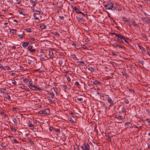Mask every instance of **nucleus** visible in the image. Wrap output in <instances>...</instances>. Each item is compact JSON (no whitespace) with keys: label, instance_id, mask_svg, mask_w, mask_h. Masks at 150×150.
I'll return each mask as SVG.
<instances>
[{"label":"nucleus","instance_id":"1a4fd4ad","mask_svg":"<svg viewBox=\"0 0 150 150\" xmlns=\"http://www.w3.org/2000/svg\"><path fill=\"white\" fill-rule=\"evenodd\" d=\"M115 117L120 120H123V117L121 115H119L116 114L115 115Z\"/></svg>","mask_w":150,"mask_h":150},{"label":"nucleus","instance_id":"0e129e2a","mask_svg":"<svg viewBox=\"0 0 150 150\" xmlns=\"http://www.w3.org/2000/svg\"><path fill=\"white\" fill-rule=\"evenodd\" d=\"M36 14H40L41 13V12L40 11H36Z\"/></svg>","mask_w":150,"mask_h":150},{"label":"nucleus","instance_id":"3c124183","mask_svg":"<svg viewBox=\"0 0 150 150\" xmlns=\"http://www.w3.org/2000/svg\"><path fill=\"white\" fill-rule=\"evenodd\" d=\"M23 81L25 83H27L29 81V80L28 79H23Z\"/></svg>","mask_w":150,"mask_h":150},{"label":"nucleus","instance_id":"a211bd4d","mask_svg":"<svg viewBox=\"0 0 150 150\" xmlns=\"http://www.w3.org/2000/svg\"><path fill=\"white\" fill-rule=\"evenodd\" d=\"M46 109L40 111L39 112V113L40 114H47V112L46 111Z\"/></svg>","mask_w":150,"mask_h":150},{"label":"nucleus","instance_id":"a878e982","mask_svg":"<svg viewBox=\"0 0 150 150\" xmlns=\"http://www.w3.org/2000/svg\"><path fill=\"white\" fill-rule=\"evenodd\" d=\"M55 128H53L52 126H49V129L50 132H52V131H54V129Z\"/></svg>","mask_w":150,"mask_h":150},{"label":"nucleus","instance_id":"f03ea898","mask_svg":"<svg viewBox=\"0 0 150 150\" xmlns=\"http://www.w3.org/2000/svg\"><path fill=\"white\" fill-rule=\"evenodd\" d=\"M103 5L106 10L111 9L114 6L113 4L110 1H108L107 4H106V2H104Z\"/></svg>","mask_w":150,"mask_h":150},{"label":"nucleus","instance_id":"58836bf2","mask_svg":"<svg viewBox=\"0 0 150 150\" xmlns=\"http://www.w3.org/2000/svg\"><path fill=\"white\" fill-rule=\"evenodd\" d=\"M88 69L91 72L93 71L95 69L94 68L92 67H89L88 68Z\"/></svg>","mask_w":150,"mask_h":150},{"label":"nucleus","instance_id":"9b49d317","mask_svg":"<svg viewBox=\"0 0 150 150\" xmlns=\"http://www.w3.org/2000/svg\"><path fill=\"white\" fill-rule=\"evenodd\" d=\"M117 38L116 39H123V40L124 39H125V37L122 34L117 35Z\"/></svg>","mask_w":150,"mask_h":150},{"label":"nucleus","instance_id":"c03bdc74","mask_svg":"<svg viewBox=\"0 0 150 150\" xmlns=\"http://www.w3.org/2000/svg\"><path fill=\"white\" fill-rule=\"evenodd\" d=\"M33 49V46H32L29 45L28 47V50L30 51Z\"/></svg>","mask_w":150,"mask_h":150},{"label":"nucleus","instance_id":"393cba45","mask_svg":"<svg viewBox=\"0 0 150 150\" xmlns=\"http://www.w3.org/2000/svg\"><path fill=\"white\" fill-rule=\"evenodd\" d=\"M19 13L23 15L24 16L23 17V18H24L25 17H27L28 15V14L25 13H24L22 11L19 12Z\"/></svg>","mask_w":150,"mask_h":150},{"label":"nucleus","instance_id":"c756f323","mask_svg":"<svg viewBox=\"0 0 150 150\" xmlns=\"http://www.w3.org/2000/svg\"><path fill=\"white\" fill-rule=\"evenodd\" d=\"M141 35L142 37H143L145 39H146L147 40H148L146 35L143 33H141Z\"/></svg>","mask_w":150,"mask_h":150},{"label":"nucleus","instance_id":"423d86ee","mask_svg":"<svg viewBox=\"0 0 150 150\" xmlns=\"http://www.w3.org/2000/svg\"><path fill=\"white\" fill-rule=\"evenodd\" d=\"M21 133L24 136L27 137L30 134V132L28 130L26 129L22 130Z\"/></svg>","mask_w":150,"mask_h":150},{"label":"nucleus","instance_id":"338daca9","mask_svg":"<svg viewBox=\"0 0 150 150\" xmlns=\"http://www.w3.org/2000/svg\"><path fill=\"white\" fill-rule=\"evenodd\" d=\"M32 61L31 60L29 59L28 61V63L30 65L31 64Z\"/></svg>","mask_w":150,"mask_h":150},{"label":"nucleus","instance_id":"aec40b11","mask_svg":"<svg viewBox=\"0 0 150 150\" xmlns=\"http://www.w3.org/2000/svg\"><path fill=\"white\" fill-rule=\"evenodd\" d=\"M11 121L12 122H14L15 124H17L18 123V122L16 118L15 117L13 118Z\"/></svg>","mask_w":150,"mask_h":150},{"label":"nucleus","instance_id":"37998d69","mask_svg":"<svg viewBox=\"0 0 150 150\" xmlns=\"http://www.w3.org/2000/svg\"><path fill=\"white\" fill-rule=\"evenodd\" d=\"M25 35L23 33L22 34L19 35H18V36L19 37H20V38H23V37H24V35Z\"/></svg>","mask_w":150,"mask_h":150},{"label":"nucleus","instance_id":"de8ad7c7","mask_svg":"<svg viewBox=\"0 0 150 150\" xmlns=\"http://www.w3.org/2000/svg\"><path fill=\"white\" fill-rule=\"evenodd\" d=\"M25 30L27 32L30 33L31 31V30L30 28H27L25 29Z\"/></svg>","mask_w":150,"mask_h":150},{"label":"nucleus","instance_id":"c9c22d12","mask_svg":"<svg viewBox=\"0 0 150 150\" xmlns=\"http://www.w3.org/2000/svg\"><path fill=\"white\" fill-rule=\"evenodd\" d=\"M77 97V100L79 101H83V98H79V97Z\"/></svg>","mask_w":150,"mask_h":150},{"label":"nucleus","instance_id":"6ab92c4d","mask_svg":"<svg viewBox=\"0 0 150 150\" xmlns=\"http://www.w3.org/2000/svg\"><path fill=\"white\" fill-rule=\"evenodd\" d=\"M122 112L124 113V115L125 116L126 115V110L125 108L124 107H123L122 108Z\"/></svg>","mask_w":150,"mask_h":150},{"label":"nucleus","instance_id":"680f3d73","mask_svg":"<svg viewBox=\"0 0 150 150\" xmlns=\"http://www.w3.org/2000/svg\"><path fill=\"white\" fill-rule=\"evenodd\" d=\"M73 57L75 59L78 60V59L77 58V57L76 56V55L74 54L73 55Z\"/></svg>","mask_w":150,"mask_h":150},{"label":"nucleus","instance_id":"7ed1b4c3","mask_svg":"<svg viewBox=\"0 0 150 150\" xmlns=\"http://www.w3.org/2000/svg\"><path fill=\"white\" fill-rule=\"evenodd\" d=\"M81 148L83 150H90V145L87 143H84Z\"/></svg>","mask_w":150,"mask_h":150},{"label":"nucleus","instance_id":"4c0bfd02","mask_svg":"<svg viewBox=\"0 0 150 150\" xmlns=\"http://www.w3.org/2000/svg\"><path fill=\"white\" fill-rule=\"evenodd\" d=\"M54 131H55V132H56L58 134H59V133H60V131H61L60 129H56L55 128L54 129Z\"/></svg>","mask_w":150,"mask_h":150},{"label":"nucleus","instance_id":"c85d7f7f","mask_svg":"<svg viewBox=\"0 0 150 150\" xmlns=\"http://www.w3.org/2000/svg\"><path fill=\"white\" fill-rule=\"evenodd\" d=\"M47 20H49V24H50L52 20V17L51 16H49L48 18H47Z\"/></svg>","mask_w":150,"mask_h":150},{"label":"nucleus","instance_id":"f257e3e1","mask_svg":"<svg viewBox=\"0 0 150 150\" xmlns=\"http://www.w3.org/2000/svg\"><path fill=\"white\" fill-rule=\"evenodd\" d=\"M41 54H40V59L41 61H45L47 59V50H41Z\"/></svg>","mask_w":150,"mask_h":150},{"label":"nucleus","instance_id":"49530a36","mask_svg":"<svg viewBox=\"0 0 150 150\" xmlns=\"http://www.w3.org/2000/svg\"><path fill=\"white\" fill-rule=\"evenodd\" d=\"M10 69V67H9L6 66L5 67H4V69H3V70H9Z\"/></svg>","mask_w":150,"mask_h":150},{"label":"nucleus","instance_id":"f8f14e48","mask_svg":"<svg viewBox=\"0 0 150 150\" xmlns=\"http://www.w3.org/2000/svg\"><path fill=\"white\" fill-rule=\"evenodd\" d=\"M28 125L29 127H30V129H33L34 128V125L31 123V122L29 121L28 122Z\"/></svg>","mask_w":150,"mask_h":150},{"label":"nucleus","instance_id":"a19ab883","mask_svg":"<svg viewBox=\"0 0 150 150\" xmlns=\"http://www.w3.org/2000/svg\"><path fill=\"white\" fill-rule=\"evenodd\" d=\"M48 28H47V29ZM52 33V32L50 30H47V37H49V36L50 35V33Z\"/></svg>","mask_w":150,"mask_h":150},{"label":"nucleus","instance_id":"09e8293b","mask_svg":"<svg viewBox=\"0 0 150 150\" xmlns=\"http://www.w3.org/2000/svg\"><path fill=\"white\" fill-rule=\"evenodd\" d=\"M124 102L126 104H128L129 103V100L127 99H125V100Z\"/></svg>","mask_w":150,"mask_h":150},{"label":"nucleus","instance_id":"f3484780","mask_svg":"<svg viewBox=\"0 0 150 150\" xmlns=\"http://www.w3.org/2000/svg\"><path fill=\"white\" fill-rule=\"evenodd\" d=\"M53 91H54L56 94L59 93V89H58L56 87H54Z\"/></svg>","mask_w":150,"mask_h":150},{"label":"nucleus","instance_id":"864d4df0","mask_svg":"<svg viewBox=\"0 0 150 150\" xmlns=\"http://www.w3.org/2000/svg\"><path fill=\"white\" fill-rule=\"evenodd\" d=\"M47 100H48L49 101V102L50 103H54V101H53V100L51 99H48Z\"/></svg>","mask_w":150,"mask_h":150},{"label":"nucleus","instance_id":"bb28decb","mask_svg":"<svg viewBox=\"0 0 150 150\" xmlns=\"http://www.w3.org/2000/svg\"><path fill=\"white\" fill-rule=\"evenodd\" d=\"M146 51H147V54L150 56V49L148 47H146Z\"/></svg>","mask_w":150,"mask_h":150},{"label":"nucleus","instance_id":"dca6fc26","mask_svg":"<svg viewBox=\"0 0 150 150\" xmlns=\"http://www.w3.org/2000/svg\"><path fill=\"white\" fill-rule=\"evenodd\" d=\"M93 85L98 84L99 85H101L102 84V83L100 82H99L96 80H95L93 82Z\"/></svg>","mask_w":150,"mask_h":150},{"label":"nucleus","instance_id":"4d7b16f0","mask_svg":"<svg viewBox=\"0 0 150 150\" xmlns=\"http://www.w3.org/2000/svg\"><path fill=\"white\" fill-rule=\"evenodd\" d=\"M34 18L35 20H39L38 18L35 15V14H34Z\"/></svg>","mask_w":150,"mask_h":150},{"label":"nucleus","instance_id":"8fccbe9b","mask_svg":"<svg viewBox=\"0 0 150 150\" xmlns=\"http://www.w3.org/2000/svg\"><path fill=\"white\" fill-rule=\"evenodd\" d=\"M94 132H96L97 134H98V131L97 129V126H96L94 127Z\"/></svg>","mask_w":150,"mask_h":150},{"label":"nucleus","instance_id":"79ce46f5","mask_svg":"<svg viewBox=\"0 0 150 150\" xmlns=\"http://www.w3.org/2000/svg\"><path fill=\"white\" fill-rule=\"evenodd\" d=\"M46 27V25L44 24H42L40 25V27L41 29H44Z\"/></svg>","mask_w":150,"mask_h":150},{"label":"nucleus","instance_id":"4468645a","mask_svg":"<svg viewBox=\"0 0 150 150\" xmlns=\"http://www.w3.org/2000/svg\"><path fill=\"white\" fill-rule=\"evenodd\" d=\"M77 19L79 21H81L82 22H84L85 21V19L83 18L80 17L79 16H76Z\"/></svg>","mask_w":150,"mask_h":150},{"label":"nucleus","instance_id":"bf43d9fd","mask_svg":"<svg viewBox=\"0 0 150 150\" xmlns=\"http://www.w3.org/2000/svg\"><path fill=\"white\" fill-rule=\"evenodd\" d=\"M0 69H4V67L1 64H0Z\"/></svg>","mask_w":150,"mask_h":150},{"label":"nucleus","instance_id":"5701e85b","mask_svg":"<svg viewBox=\"0 0 150 150\" xmlns=\"http://www.w3.org/2000/svg\"><path fill=\"white\" fill-rule=\"evenodd\" d=\"M29 44V43L28 42H25L22 44V46L24 47H27Z\"/></svg>","mask_w":150,"mask_h":150},{"label":"nucleus","instance_id":"b1692460","mask_svg":"<svg viewBox=\"0 0 150 150\" xmlns=\"http://www.w3.org/2000/svg\"><path fill=\"white\" fill-rule=\"evenodd\" d=\"M74 150H81L79 147V146L76 145L74 146Z\"/></svg>","mask_w":150,"mask_h":150},{"label":"nucleus","instance_id":"603ef678","mask_svg":"<svg viewBox=\"0 0 150 150\" xmlns=\"http://www.w3.org/2000/svg\"><path fill=\"white\" fill-rule=\"evenodd\" d=\"M11 83L13 84L16 85V82L14 80H12Z\"/></svg>","mask_w":150,"mask_h":150},{"label":"nucleus","instance_id":"a18cd8bd","mask_svg":"<svg viewBox=\"0 0 150 150\" xmlns=\"http://www.w3.org/2000/svg\"><path fill=\"white\" fill-rule=\"evenodd\" d=\"M85 41L86 44H87L89 42L90 40H88V38H87V39H85Z\"/></svg>","mask_w":150,"mask_h":150},{"label":"nucleus","instance_id":"473e14b6","mask_svg":"<svg viewBox=\"0 0 150 150\" xmlns=\"http://www.w3.org/2000/svg\"><path fill=\"white\" fill-rule=\"evenodd\" d=\"M129 40V39L127 38H126L125 37V39L123 40L125 42H126L128 45H129V42L128 41V40Z\"/></svg>","mask_w":150,"mask_h":150},{"label":"nucleus","instance_id":"69168bd1","mask_svg":"<svg viewBox=\"0 0 150 150\" xmlns=\"http://www.w3.org/2000/svg\"><path fill=\"white\" fill-rule=\"evenodd\" d=\"M63 61L62 60H60L59 62V64L60 65H61L62 64Z\"/></svg>","mask_w":150,"mask_h":150},{"label":"nucleus","instance_id":"13d9d810","mask_svg":"<svg viewBox=\"0 0 150 150\" xmlns=\"http://www.w3.org/2000/svg\"><path fill=\"white\" fill-rule=\"evenodd\" d=\"M55 35L58 36H60V34L57 31L55 32Z\"/></svg>","mask_w":150,"mask_h":150},{"label":"nucleus","instance_id":"20e7f679","mask_svg":"<svg viewBox=\"0 0 150 150\" xmlns=\"http://www.w3.org/2000/svg\"><path fill=\"white\" fill-rule=\"evenodd\" d=\"M49 95L48 97L50 98L51 99H53L54 98L55 95L53 91H50V90L47 91V95Z\"/></svg>","mask_w":150,"mask_h":150},{"label":"nucleus","instance_id":"cd10ccee","mask_svg":"<svg viewBox=\"0 0 150 150\" xmlns=\"http://www.w3.org/2000/svg\"><path fill=\"white\" fill-rule=\"evenodd\" d=\"M115 40L122 43L124 42V40L123 39H116Z\"/></svg>","mask_w":150,"mask_h":150},{"label":"nucleus","instance_id":"e433bc0d","mask_svg":"<svg viewBox=\"0 0 150 150\" xmlns=\"http://www.w3.org/2000/svg\"><path fill=\"white\" fill-rule=\"evenodd\" d=\"M33 82L30 79L29 81V84L28 85V86L29 87V86H31L32 85Z\"/></svg>","mask_w":150,"mask_h":150},{"label":"nucleus","instance_id":"5fc2aeb1","mask_svg":"<svg viewBox=\"0 0 150 150\" xmlns=\"http://www.w3.org/2000/svg\"><path fill=\"white\" fill-rule=\"evenodd\" d=\"M132 25L134 27H139V24H133L132 23Z\"/></svg>","mask_w":150,"mask_h":150},{"label":"nucleus","instance_id":"6e6d98bb","mask_svg":"<svg viewBox=\"0 0 150 150\" xmlns=\"http://www.w3.org/2000/svg\"><path fill=\"white\" fill-rule=\"evenodd\" d=\"M107 140L109 142H110L111 141V137L110 136L108 137Z\"/></svg>","mask_w":150,"mask_h":150},{"label":"nucleus","instance_id":"6e6552de","mask_svg":"<svg viewBox=\"0 0 150 150\" xmlns=\"http://www.w3.org/2000/svg\"><path fill=\"white\" fill-rule=\"evenodd\" d=\"M31 90H38V91H40V88H38L37 87L35 86L34 85H32L31 86H29V87Z\"/></svg>","mask_w":150,"mask_h":150},{"label":"nucleus","instance_id":"72a5a7b5","mask_svg":"<svg viewBox=\"0 0 150 150\" xmlns=\"http://www.w3.org/2000/svg\"><path fill=\"white\" fill-rule=\"evenodd\" d=\"M36 51V49H32L30 51V53H31L32 54L34 53H35V52Z\"/></svg>","mask_w":150,"mask_h":150},{"label":"nucleus","instance_id":"ddd939ff","mask_svg":"<svg viewBox=\"0 0 150 150\" xmlns=\"http://www.w3.org/2000/svg\"><path fill=\"white\" fill-rule=\"evenodd\" d=\"M71 8L72 9L75 10L76 13H78L80 11L76 7L73 6V5H71Z\"/></svg>","mask_w":150,"mask_h":150},{"label":"nucleus","instance_id":"f704fd0d","mask_svg":"<svg viewBox=\"0 0 150 150\" xmlns=\"http://www.w3.org/2000/svg\"><path fill=\"white\" fill-rule=\"evenodd\" d=\"M31 4L33 6H35L36 5V2L33 1H31Z\"/></svg>","mask_w":150,"mask_h":150},{"label":"nucleus","instance_id":"2eb2a0df","mask_svg":"<svg viewBox=\"0 0 150 150\" xmlns=\"http://www.w3.org/2000/svg\"><path fill=\"white\" fill-rule=\"evenodd\" d=\"M62 86L63 88L64 91L65 92H66L67 90H69L70 89L69 88L67 87V86L66 85H62Z\"/></svg>","mask_w":150,"mask_h":150},{"label":"nucleus","instance_id":"9d476101","mask_svg":"<svg viewBox=\"0 0 150 150\" xmlns=\"http://www.w3.org/2000/svg\"><path fill=\"white\" fill-rule=\"evenodd\" d=\"M107 97L106 98L107 99V101L108 103L110 104H112L113 103L114 101L112 100L110 98L108 95H107Z\"/></svg>","mask_w":150,"mask_h":150},{"label":"nucleus","instance_id":"412c9836","mask_svg":"<svg viewBox=\"0 0 150 150\" xmlns=\"http://www.w3.org/2000/svg\"><path fill=\"white\" fill-rule=\"evenodd\" d=\"M10 32L11 33V34L12 35H13L15 34L16 32V30L15 29H10Z\"/></svg>","mask_w":150,"mask_h":150},{"label":"nucleus","instance_id":"774afa93","mask_svg":"<svg viewBox=\"0 0 150 150\" xmlns=\"http://www.w3.org/2000/svg\"><path fill=\"white\" fill-rule=\"evenodd\" d=\"M146 111L147 112V113L149 115H150V110H149V109H147L146 110Z\"/></svg>","mask_w":150,"mask_h":150},{"label":"nucleus","instance_id":"2f4dec72","mask_svg":"<svg viewBox=\"0 0 150 150\" xmlns=\"http://www.w3.org/2000/svg\"><path fill=\"white\" fill-rule=\"evenodd\" d=\"M12 142L13 143H19V142L16 139H13Z\"/></svg>","mask_w":150,"mask_h":150},{"label":"nucleus","instance_id":"39448f33","mask_svg":"<svg viewBox=\"0 0 150 150\" xmlns=\"http://www.w3.org/2000/svg\"><path fill=\"white\" fill-rule=\"evenodd\" d=\"M124 126L126 127V129L128 128H132L133 127L132 123L129 122H126L124 124Z\"/></svg>","mask_w":150,"mask_h":150},{"label":"nucleus","instance_id":"7c9ffc66","mask_svg":"<svg viewBox=\"0 0 150 150\" xmlns=\"http://www.w3.org/2000/svg\"><path fill=\"white\" fill-rule=\"evenodd\" d=\"M52 85H50V86H49L48 87H47V88H50V90L51 91H53V88H54V87L53 86V84L52 83Z\"/></svg>","mask_w":150,"mask_h":150},{"label":"nucleus","instance_id":"0eeeda50","mask_svg":"<svg viewBox=\"0 0 150 150\" xmlns=\"http://www.w3.org/2000/svg\"><path fill=\"white\" fill-rule=\"evenodd\" d=\"M49 49L48 54L49 57L48 58L49 59H51L54 56L53 52L52 50H50V49Z\"/></svg>","mask_w":150,"mask_h":150},{"label":"nucleus","instance_id":"4be33fe9","mask_svg":"<svg viewBox=\"0 0 150 150\" xmlns=\"http://www.w3.org/2000/svg\"><path fill=\"white\" fill-rule=\"evenodd\" d=\"M5 93L6 94V95H5V96L4 98L8 100H10L11 99L10 96L9 95H8V92Z\"/></svg>","mask_w":150,"mask_h":150},{"label":"nucleus","instance_id":"e2e57ef3","mask_svg":"<svg viewBox=\"0 0 150 150\" xmlns=\"http://www.w3.org/2000/svg\"><path fill=\"white\" fill-rule=\"evenodd\" d=\"M122 20H123V21H125H125L127 20V18L125 17H122Z\"/></svg>","mask_w":150,"mask_h":150},{"label":"nucleus","instance_id":"ea45409f","mask_svg":"<svg viewBox=\"0 0 150 150\" xmlns=\"http://www.w3.org/2000/svg\"><path fill=\"white\" fill-rule=\"evenodd\" d=\"M125 24H126V25H129L130 27V26H131L130 23L128 20L125 21Z\"/></svg>","mask_w":150,"mask_h":150},{"label":"nucleus","instance_id":"052dcab7","mask_svg":"<svg viewBox=\"0 0 150 150\" xmlns=\"http://www.w3.org/2000/svg\"><path fill=\"white\" fill-rule=\"evenodd\" d=\"M75 84L77 86H78L80 85L78 81H76L75 83Z\"/></svg>","mask_w":150,"mask_h":150}]
</instances>
